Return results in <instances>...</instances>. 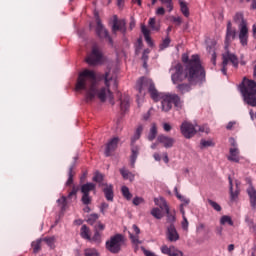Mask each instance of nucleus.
Returning <instances> with one entry per match:
<instances>
[{"label": "nucleus", "instance_id": "ddd939ff", "mask_svg": "<svg viewBox=\"0 0 256 256\" xmlns=\"http://www.w3.org/2000/svg\"><path fill=\"white\" fill-rule=\"evenodd\" d=\"M238 30H239L238 38H239L240 44L242 45V47H247L249 43V25L248 24L238 25Z\"/></svg>", "mask_w": 256, "mask_h": 256}, {"label": "nucleus", "instance_id": "49530a36", "mask_svg": "<svg viewBox=\"0 0 256 256\" xmlns=\"http://www.w3.org/2000/svg\"><path fill=\"white\" fill-rule=\"evenodd\" d=\"M194 127L195 129H197V132L199 131L200 133H209V126L207 125H203V126L196 125Z\"/></svg>", "mask_w": 256, "mask_h": 256}, {"label": "nucleus", "instance_id": "680f3d73", "mask_svg": "<svg viewBox=\"0 0 256 256\" xmlns=\"http://www.w3.org/2000/svg\"><path fill=\"white\" fill-rule=\"evenodd\" d=\"M156 15H165V8L159 7V8L156 10Z\"/></svg>", "mask_w": 256, "mask_h": 256}, {"label": "nucleus", "instance_id": "72a5a7b5", "mask_svg": "<svg viewBox=\"0 0 256 256\" xmlns=\"http://www.w3.org/2000/svg\"><path fill=\"white\" fill-rule=\"evenodd\" d=\"M220 224L222 225H230V227H233L234 223H233V220L231 219V216H227V215H224L220 218Z\"/></svg>", "mask_w": 256, "mask_h": 256}, {"label": "nucleus", "instance_id": "a18cd8bd", "mask_svg": "<svg viewBox=\"0 0 256 256\" xmlns=\"http://www.w3.org/2000/svg\"><path fill=\"white\" fill-rule=\"evenodd\" d=\"M91 241H94V243H101V233H99V230H95L94 236L91 238Z\"/></svg>", "mask_w": 256, "mask_h": 256}, {"label": "nucleus", "instance_id": "a878e982", "mask_svg": "<svg viewBox=\"0 0 256 256\" xmlns=\"http://www.w3.org/2000/svg\"><path fill=\"white\" fill-rule=\"evenodd\" d=\"M246 191H247L248 197L250 199L251 207H256V190H255V187L249 186Z\"/></svg>", "mask_w": 256, "mask_h": 256}, {"label": "nucleus", "instance_id": "bf43d9fd", "mask_svg": "<svg viewBox=\"0 0 256 256\" xmlns=\"http://www.w3.org/2000/svg\"><path fill=\"white\" fill-rule=\"evenodd\" d=\"M215 233H216V235L222 236L223 235V227H221V226L216 227Z\"/></svg>", "mask_w": 256, "mask_h": 256}, {"label": "nucleus", "instance_id": "f8f14e48", "mask_svg": "<svg viewBox=\"0 0 256 256\" xmlns=\"http://www.w3.org/2000/svg\"><path fill=\"white\" fill-rule=\"evenodd\" d=\"M180 131L185 139H191L197 135V128L191 122H183L180 126Z\"/></svg>", "mask_w": 256, "mask_h": 256}, {"label": "nucleus", "instance_id": "7ed1b4c3", "mask_svg": "<svg viewBox=\"0 0 256 256\" xmlns=\"http://www.w3.org/2000/svg\"><path fill=\"white\" fill-rule=\"evenodd\" d=\"M239 90L244 103L249 105V107H256V82L243 78V81L239 85Z\"/></svg>", "mask_w": 256, "mask_h": 256}, {"label": "nucleus", "instance_id": "de8ad7c7", "mask_svg": "<svg viewBox=\"0 0 256 256\" xmlns=\"http://www.w3.org/2000/svg\"><path fill=\"white\" fill-rule=\"evenodd\" d=\"M44 243H46L49 247L55 245V238L54 237H46L43 239Z\"/></svg>", "mask_w": 256, "mask_h": 256}, {"label": "nucleus", "instance_id": "7c9ffc66", "mask_svg": "<svg viewBox=\"0 0 256 256\" xmlns=\"http://www.w3.org/2000/svg\"><path fill=\"white\" fill-rule=\"evenodd\" d=\"M155 137H157V124L153 123L148 134V141H154Z\"/></svg>", "mask_w": 256, "mask_h": 256}, {"label": "nucleus", "instance_id": "4be33fe9", "mask_svg": "<svg viewBox=\"0 0 256 256\" xmlns=\"http://www.w3.org/2000/svg\"><path fill=\"white\" fill-rule=\"evenodd\" d=\"M174 85H177V91L178 93H181V95H185V93H189V91H191V85H197V83H173Z\"/></svg>", "mask_w": 256, "mask_h": 256}, {"label": "nucleus", "instance_id": "473e14b6", "mask_svg": "<svg viewBox=\"0 0 256 256\" xmlns=\"http://www.w3.org/2000/svg\"><path fill=\"white\" fill-rule=\"evenodd\" d=\"M120 174L122 175L123 179H129V181H132V179H134L133 174L125 168L120 169Z\"/></svg>", "mask_w": 256, "mask_h": 256}, {"label": "nucleus", "instance_id": "c9c22d12", "mask_svg": "<svg viewBox=\"0 0 256 256\" xmlns=\"http://www.w3.org/2000/svg\"><path fill=\"white\" fill-rule=\"evenodd\" d=\"M121 191H122L123 197L125 199H127V201H130V199L133 197V195L129 191V188L127 186H122Z\"/></svg>", "mask_w": 256, "mask_h": 256}, {"label": "nucleus", "instance_id": "f03ea898", "mask_svg": "<svg viewBox=\"0 0 256 256\" xmlns=\"http://www.w3.org/2000/svg\"><path fill=\"white\" fill-rule=\"evenodd\" d=\"M182 62L183 66L178 63L170 68L172 83H183L187 80L188 83H203L205 81V69L201 65L199 55L189 56L183 54Z\"/></svg>", "mask_w": 256, "mask_h": 256}, {"label": "nucleus", "instance_id": "9b49d317", "mask_svg": "<svg viewBox=\"0 0 256 256\" xmlns=\"http://www.w3.org/2000/svg\"><path fill=\"white\" fill-rule=\"evenodd\" d=\"M95 187L96 186L94 183H86L81 186V202L83 203V205H91L93 198L89 196V193H91V191H95Z\"/></svg>", "mask_w": 256, "mask_h": 256}, {"label": "nucleus", "instance_id": "a211bd4d", "mask_svg": "<svg viewBox=\"0 0 256 256\" xmlns=\"http://www.w3.org/2000/svg\"><path fill=\"white\" fill-rule=\"evenodd\" d=\"M157 142L163 145L166 149H171V147L175 145V140L173 138L163 134L157 137Z\"/></svg>", "mask_w": 256, "mask_h": 256}, {"label": "nucleus", "instance_id": "bb28decb", "mask_svg": "<svg viewBox=\"0 0 256 256\" xmlns=\"http://www.w3.org/2000/svg\"><path fill=\"white\" fill-rule=\"evenodd\" d=\"M103 193H104L107 201H113V197H115L114 192H113V185L105 184V187L103 188Z\"/></svg>", "mask_w": 256, "mask_h": 256}, {"label": "nucleus", "instance_id": "cd10ccee", "mask_svg": "<svg viewBox=\"0 0 256 256\" xmlns=\"http://www.w3.org/2000/svg\"><path fill=\"white\" fill-rule=\"evenodd\" d=\"M80 236L82 239H86L87 241H91V230L87 225H82L80 230Z\"/></svg>", "mask_w": 256, "mask_h": 256}, {"label": "nucleus", "instance_id": "f704fd0d", "mask_svg": "<svg viewBox=\"0 0 256 256\" xmlns=\"http://www.w3.org/2000/svg\"><path fill=\"white\" fill-rule=\"evenodd\" d=\"M73 177H75V171L73 170V166L69 168L68 171V180L66 182V185L69 187L70 185H73Z\"/></svg>", "mask_w": 256, "mask_h": 256}, {"label": "nucleus", "instance_id": "864d4df0", "mask_svg": "<svg viewBox=\"0 0 256 256\" xmlns=\"http://www.w3.org/2000/svg\"><path fill=\"white\" fill-rule=\"evenodd\" d=\"M109 209V204L103 202L100 206V211L103 215H105V212Z\"/></svg>", "mask_w": 256, "mask_h": 256}, {"label": "nucleus", "instance_id": "13d9d810", "mask_svg": "<svg viewBox=\"0 0 256 256\" xmlns=\"http://www.w3.org/2000/svg\"><path fill=\"white\" fill-rule=\"evenodd\" d=\"M163 129H164V131L169 133V131H171L172 127H171V125L169 123H164L163 124Z\"/></svg>", "mask_w": 256, "mask_h": 256}, {"label": "nucleus", "instance_id": "052dcab7", "mask_svg": "<svg viewBox=\"0 0 256 256\" xmlns=\"http://www.w3.org/2000/svg\"><path fill=\"white\" fill-rule=\"evenodd\" d=\"M176 197H177L178 199H180L181 201H184V203H186V205H189V199L183 198V196H181V194L177 193V194H176Z\"/></svg>", "mask_w": 256, "mask_h": 256}, {"label": "nucleus", "instance_id": "79ce46f5", "mask_svg": "<svg viewBox=\"0 0 256 256\" xmlns=\"http://www.w3.org/2000/svg\"><path fill=\"white\" fill-rule=\"evenodd\" d=\"M180 9L184 17H189V8L185 2H180Z\"/></svg>", "mask_w": 256, "mask_h": 256}, {"label": "nucleus", "instance_id": "e433bc0d", "mask_svg": "<svg viewBox=\"0 0 256 256\" xmlns=\"http://www.w3.org/2000/svg\"><path fill=\"white\" fill-rule=\"evenodd\" d=\"M160 2L166 7L168 13L173 11V0H160Z\"/></svg>", "mask_w": 256, "mask_h": 256}, {"label": "nucleus", "instance_id": "58836bf2", "mask_svg": "<svg viewBox=\"0 0 256 256\" xmlns=\"http://www.w3.org/2000/svg\"><path fill=\"white\" fill-rule=\"evenodd\" d=\"M85 256H99V252L95 248H87L84 250Z\"/></svg>", "mask_w": 256, "mask_h": 256}, {"label": "nucleus", "instance_id": "2f4dec72", "mask_svg": "<svg viewBox=\"0 0 256 256\" xmlns=\"http://www.w3.org/2000/svg\"><path fill=\"white\" fill-rule=\"evenodd\" d=\"M207 51L208 53H211L212 64L214 66L217 65V53L215 52V46H208Z\"/></svg>", "mask_w": 256, "mask_h": 256}, {"label": "nucleus", "instance_id": "6e6d98bb", "mask_svg": "<svg viewBox=\"0 0 256 256\" xmlns=\"http://www.w3.org/2000/svg\"><path fill=\"white\" fill-rule=\"evenodd\" d=\"M141 203H143V198H141V197H135L134 199H133V205H141Z\"/></svg>", "mask_w": 256, "mask_h": 256}, {"label": "nucleus", "instance_id": "39448f33", "mask_svg": "<svg viewBox=\"0 0 256 256\" xmlns=\"http://www.w3.org/2000/svg\"><path fill=\"white\" fill-rule=\"evenodd\" d=\"M136 89L140 93L141 97H145L147 95V92L150 93L151 99L153 101H157L159 98V91H157V88H155V83H153V80L142 77L137 81Z\"/></svg>", "mask_w": 256, "mask_h": 256}, {"label": "nucleus", "instance_id": "ea45409f", "mask_svg": "<svg viewBox=\"0 0 256 256\" xmlns=\"http://www.w3.org/2000/svg\"><path fill=\"white\" fill-rule=\"evenodd\" d=\"M171 44V38H169V36H167L162 43L160 44V51H163L165 49H167V47H169V45Z\"/></svg>", "mask_w": 256, "mask_h": 256}, {"label": "nucleus", "instance_id": "e2e57ef3", "mask_svg": "<svg viewBox=\"0 0 256 256\" xmlns=\"http://www.w3.org/2000/svg\"><path fill=\"white\" fill-rule=\"evenodd\" d=\"M236 124H237V122L231 121L227 124L226 129H228V131H231V129H233V126Z\"/></svg>", "mask_w": 256, "mask_h": 256}, {"label": "nucleus", "instance_id": "20e7f679", "mask_svg": "<svg viewBox=\"0 0 256 256\" xmlns=\"http://www.w3.org/2000/svg\"><path fill=\"white\" fill-rule=\"evenodd\" d=\"M154 101L155 103L161 101V109L162 111H164V113H168V111H171V109H173V105L178 109L183 107L181 97H179V95L177 94H163L158 92V98Z\"/></svg>", "mask_w": 256, "mask_h": 256}, {"label": "nucleus", "instance_id": "c03bdc74", "mask_svg": "<svg viewBox=\"0 0 256 256\" xmlns=\"http://www.w3.org/2000/svg\"><path fill=\"white\" fill-rule=\"evenodd\" d=\"M208 203H209V205L215 210V211H221V205H219V203H217V202H215V201H213V200H211V199H208Z\"/></svg>", "mask_w": 256, "mask_h": 256}, {"label": "nucleus", "instance_id": "37998d69", "mask_svg": "<svg viewBox=\"0 0 256 256\" xmlns=\"http://www.w3.org/2000/svg\"><path fill=\"white\" fill-rule=\"evenodd\" d=\"M97 219H99V214H90L87 223H89V225H94Z\"/></svg>", "mask_w": 256, "mask_h": 256}, {"label": "nucleus", "instance_id": "423d86ee", "mask_svg": "<svg viewBox=\"0 0 256 256\" xmlns=\"http://www.w3.org/2000/svg\"><path fill=\"white\" fill-rule=\"evenodd\" d=\"M123 245H125V236H123V234H115L114 236H111L109 240L106 241L107 251L113 253L114 255L121 253Z\"/></svg>", "mask_w": 256, "mask_h": 256}, {"label": "nucleus", "instance_id": "6e6552de", "mask_svg": "<svg viewBox=\"0 0 256 256\" xmlns=\"http://www.w3.org/2000/svg\"><path fill=\"white\" fill-rule=\"evenodd\" d=\"M94 15L96 19V35L99 37V39H106L110 45H113V39L111 36H109V31H107V28H105L103 22H101L99 13L96 12Z\"/></svg>", "mask_w": 256, "mask_h": 256}, {"label": "nucleus", "instance_id": "09e8293b", "mask_svg": "<svg viewBox=\"0 0 256 256\" xmlns=\"http://www.w3.org/2000/svg\"><path fill=\"white\" fill-rule=\"evenodd\" d=\"M93 181H95L96 183H102L103 182V174L96 173L95 176L93 177Z\"/></svg>", "mask_w": 256, "mask_h": 256}, {"label": "nucleus", "instance_id": "6ab92c4d", "mask_svg": "<svg viewBox=\"0 0 256 256\" xmlns=\"http://www.w3.org/2000/svg\"><path fill=\"white\" fill-rule=\"evenodd\" d=\"M117 31H120L122 35H125L127 33V24H125L123 20L113 21L112 32L117 33Z\"/></svg>", "mask_w": 256, "mask_h": 256}, {"label": "nucleus", "instance_id": "1a4fd4ad", "mask_svg": "<svg viewBox=\"0 0 256 256\" xmlns=\"http://www.w3.org/2000/svg\"><path fill=\"white\" fill-rule=\"evenodd\" d=\"M103 61V52L97 46L92 47L91 53L86 58L88 65H99Z\"/></svg>", "mask_w": 256, "mask_h": 256}, {"label": "nucleus", "instance_id": "412c9836", "mask_svg": "<svg viewBox=\"0 0 256 256\" xmlns=\"http://www.w3.org/2000/svg\"><path fill=\"white\" fill-rule=\"evenodd\" d=\"M118 145H119L118 137L111 139L106 145V150H105L106 157H111V154L117 149Z\"/></svg>", "mask_w": 256, "mask_h": 256}, {"label": "nucleus", "instance_id": "774afa93", "mask_svg": "<svg viewBox=\"0 0 256 256\" xmlns=\"http://www.w3.org/2000/svg\"><path fill=\"white\" fill-rule=\"evenodd\" d=\"M174 23H177V25H181V18L180 17H175L173 18Z\"/></svg>", "mask_w": 256, "mask_h": 256}, {"label": "nucleus", "instance_id": "0eeeda50", "mask_svg": "<svg viewBox=\"0 0 256 256\" xmlns=\"http://www.w3.org/2000/svg\"><path fill=\"white\" fill-rule=\"evenodd\" d=\"M233 65L237 69L239 67V58L234 53L229 51V48L225 49V52L222 54V68L221 73L227 75V65Z\"/></svg>", "mask_w": 256, "mask_h": 256}, {"label": "nucleus", "instance_id": "4c0bfd02", "mask_svg": "<svg viewBox=\"0 0 256 256\" xmlns=\"http://www.w3.org/2000/svg\"><path fill=\"white\" fill-rule=\"evenodd\" d=\"M152 217H155V219H163V213L161 212V209L159 208H153L151 210Z\"/></svg>", "mask_w": 256, "mask_h": 256}, {"label": "nucleus", "instance_id": "9d476101", "mask_svg": "<svg viewBox=\"0 0 256 256\" xmlns=\"http://www.w3.org/2000/svg\"><path fill=\"white\" fill-rule=\"evenodd\" d=\"M141 139V135L139 134H134V136L131 138V156H130V165L132 168L135 167V163L137 161V157H139V151L140 147L138 145H135L136 141H139Z\"/></svg>", "mask_w": 256, "mask_h": 256}, {"label": "nucleus", "instance_id": "a19ab883", "mask_svg": "<svg viewBox=\"0 0 256 256\" xmlns=\"http://www.w3.org/2000/svg\"><path fill=\"white\" fill-rule=\"evenodd\" d=\"M33 253H39L41 251V240L32 242Z\"/></svg>", "mask_w": 256, "mask_h": 256}, {"label": "nucleus", "instance_id": "c85d7f7f", "mask_svg": "<svg viewBox=\"0 0 256 256\" xmlns=\"http://www.w3.org/2000/svg\"><path fill=\"white\" fill-rule=\"evenodd\" d=\"M234 23H236L237 25H248L247 20H245V17L243 16V13L241 12H237L234 15Z\"/></svg>", "mask_w": 256, "mask_h": 256}, {"label": "nucleus", "instance_id": "393cba45", "mask_svg": "<svg viewBox=\"0 0 256 256\" xmlns=\"http://www.w3.org/2000/svg\"><path fill=\"white\" fill-rule=\"evenodd\" d=\"M229 153H230V155L228 156V161H232L234 163H239V161H240L239 148H237V147L230 148Z\"/></svg>", "mask_w": 256, "mask_h": 256}, {"label": "nucleus", "instance_id": "4468645a", "mask_svg": "<svg viewBox=\"0 0 256 256\" xmlns=\"http://www.w3.org/2000/svg\"><path fill=\"white\" fill-rule=\"evenodd\" d=\"M154 203L156 205H158L160 207V209L165 210V212L167 214V222L174 223L175 215L171 214V212L169 211V206L167 205V201H165V199H163V198H160V199L155 198Z\"/></svg>", "mask_w": 256, "mask_h": 256}, {"label": "nucleus", "instance_id": "aec40b11", "mask_svg": "<svg viewBox=\"0 0 256 256\" xmlns=\"http://www.w3.org/2000/svg\"><path fill=\"white\" fill-rule=\"evenodd\" d=\"M161 253H163V255H169V256H179V255L183 256V252L178 250L175 246L168 247L167 245H163L161 247Z\"/></svg>", "mask_w": 256, "mask_h": 256}, {"label": "nucleus", "instance_id": "603ef678", "mask_svg": "<svg viewBox=\"0 0 256 256\" xmlns=\"http://www.w3.org/2000/svg\"><path fill=\"white\" fill-rule=\"evenodd\" d=\"M202 147H213V141L209 140H201Z\"/></svg>", "mask_w": 256, "mask_h": 256}, {"label": "nucleus", "instance_id": "f257e3e1", "mask_svg": "<svg viewBox=\"0 0 256 256\" xmlns=\"http://www.w3.org/2000/svg\"><path fill=\"white\" fill-rule=\"evenodd\" d=\"M111 85L113 89H117V79L111 76V73L97 75L93 70L84 69L78 75L76 91L86 92V103H93L97 97L101 103H105L108 99L111 105H115Z\"/></svg>", "mask_w": 256, "mask_h": 256}, {"label": "nucleus", "instance_id": "69168bd1", "mask_svg": "<svg viewBox=\"0 0 256 256\" xmlns=\"http://www.w3.org/2000/svg\"><path fill=\"white\" fill-rule=\"evenodd\" d=\"M135 133H136L137 135H140V136H141V134L143 133V125H139V126L136 128Z\"/></svg>", "mask_w": 256, "mask_h": 256}, {"label": "nucleus", "instance_id": "5701e85b", "mask_svg": "<svg viewBox=\"0 0 256 256\" xmlns=\"http://www.w3.org/2000/svg\"><path fill=\"white\" fill-rule=\"evenodd\" d=\"M235 37H237L236 30H226L224 49H229V46L231 45V43H233V41H235Z\"/></svg>", "mask_w": 256, "mask_h": 256}, {"label": "nucleus", "instance_id": "4d7b16f0", "mask_svg": "<svg viewBox=\"0 0 256 256\" xmlns=\"http://www.w3.org/2000/svg\"><path fill=\"white\" fill-rule=\"evenodd\" d=\"M141 31H142L144 37L147 36V35H149V33H150L149 29H147V26H145V25H143V24H142V26H141Z\"/></svg>", "mask_w": 256, "mask_h": 256}, {"label": "nucleus", "instance_id": "c756f323", "mask_svg": "<svg viewBox=\"0 0 256 256\" xmlns=\"http://www.w3.org/2000/svg\"><path fill=\"white\" fill-rule=\"evenodd\" d=\"M120 109L123 113L129 110V97L120 98Z\"/></svg>", "mask_w": 256, "mask_h": 256}, {"label": "nucleus", "instance_id": "5fc2aeb1", "mask_svg": "<svg viewBox=\"0 0 256 256\" xmlns=\"http://www.w3.org/2000/svg\"><path fill=\"white\" fill-rule=\"evenodd\" d=\"M95 231H105V224L99 222V223L95 226Z\"/></svg>", "mask_w": 256, "mask_h": 256}, {"label": "nucleus", "instance_id": "8fccbe9b", "mask_svg": "<svg viewBox=\"0 0 256 256\" xmlns=\"http://www.w3.org/2000/svg\"><path fill=\"white\" fill-rule=\"evenodd\" d=\"M148 23L151 29H153L154 31H159V28L155 27V24H156L155 18H150Z\"/></svg>", "mask_w": 256, "mask_h": 256}, {"label": "nucleus", "instance_id": "2eb2a0df", "mask_svg": "<svg viewBox=\"0 0 256 256\" xmlns=\"http://www.w3.org/2000/svg\"><path fill=\"white\" fill-rule=\"evenodd\" d=\"M78 189L73 186L72 190L69 192L68 196H62L60 199L57 200L58 205L62 211H65L67 207V199H72L73 197H77Z\"/></svg>", "mask_w": 256, "mask_h": 256}, {"label": "nucleus", "instance_id": "b1692460", "mask_svg": "<svg viewBox=\"0 0 256 256\" xmlns=\"http://www.w3.org/2000/svg\"><path fill=\"white\" fill-rule=\"evenodd\" d=\"M229 185H230V199L231 201H235L237 197H239V186L241 183L239 181H236V190L233 191V179H231V176L228 177Z\"/></svg>", "mask_w": 256, "mask_h": 256}, {"label": "nucleus", "instance_id": "0e129e2a", "mask_svg": "<svg viewBox=\"0 0 256 256\" xmlns=\"http://www.w3.org/2000/svg\"><path fill=\"white\" fill-rule=\"evenodd\" d=\"M150 117H151V109L143 115V120L149 121Z\"/></svg>", "mask_w": 256, "mask_h": 256}, {"label": "nucleus", "instance_id": "dca6fc26", "mask_svg": "<svg viewBox=\"0 0 256 256\" xmlns=\"http://www.w3.org/2000/svg\"><path fill=\"white\" fill-rule=\"evenodd\" d=\"M166 237L170 243H175L176 241H179V233L177 232V228H175V225L170 224L167 227Z\"/></svg>", "mask_w": 256, "mask_h": 256}, {"label": "nucleus", "instance_id": "3c124183", "mask_svg": "<svg viewBox=\"0 0 256 256\" xmlns=\"http://www.w3.org/2000/svg\"><path fill=\"white\" fill-rule=\"evenodd\" d=\"M182 229H184L185 231L189 229V220H187V217L185 216H183Z\"/></svg>", "mask_w": 256, "mask_h": 256}, {"label": "nucleus", "instance_id": "338daca9", "mask_svg": "<svg viewBox=\"0 0 256 256\" xmlns=\"http://www.w3.org/2000/svg\"><path fill=\"white\" fill-rule=\"evenodd\" d=\"M245 221L248 223L249 227H254L255 223L253 222V219L246 217Z\"/></svg>", "mask_w": 256, "mask_h": 256}, {"label": "nucleus", "instance_id": "f3484780", "mask_svg": "<svg viewBox=\"0 0 256 256\" xmlns=\"http://www.w3.org/2000/svg\"><path fill=\"white\" fill-rule=\"evenodd\" d=\"M133 233L129 232L130 241L133 245H141L143 241L139 239V235L141 234V229L137 227L136 224L132 225Z\"/></svg>", "mask_w": 256, "mask_h": 256}]
</instances>
